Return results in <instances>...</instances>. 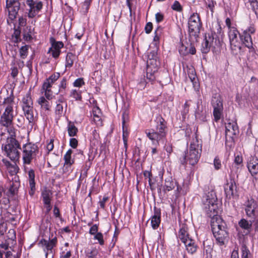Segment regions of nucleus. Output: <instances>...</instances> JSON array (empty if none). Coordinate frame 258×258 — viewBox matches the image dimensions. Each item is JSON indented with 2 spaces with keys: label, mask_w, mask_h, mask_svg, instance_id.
Returning <instances> with one entry per match:
<instances>
[{
  "label": "nucleus",
  "mask_w": 258,
  "mask_h": 258,
  "mask_svg": "<svg viewBox=\"0 0 258 258\" xmlns=\"http://www.w3.org/2000/svg\"><path fill=\"white\" fill-rule=\"evenodd\" d=\"M68 135L70 137H75L78 132V128L75 126L74 122L69 121L67 125Z\"/></svg>",
  "instance_id": "nucleus-30"
},
{
  "label": "nucleus",
  "mask_w": 258,
  "mask_h": 258,
  "mask_svg": "<svg viewBox=\"0 0 258 258\" xmlns=\"http://www.w3.org/2000/svg\"><path fill=\"white\" fill-rule=\"evenodd\" d=\"M57 242V238L54 237L49 240L42 239L40 241L39 244L43 247L47 255L48 251H52L53 248L56 246Z\"/></svg>",
  "instance_id": "nucleus-17"
},
{
  "label": "nucleus",
  "mask_w": 258,
  "mask_h": 258,
  "mask_svg": "<svg viewBox=\"0 0 258 258\" xmlns=\"http://www.w3.org/2000/svg\"><path fill=\"white\" fill-rule=\"evenodd\" d=\"M7 170L10 174L14 175L18 172L19 168L16 165H12L11 167Z\"/></svg>",
  "instance_id": "nucleus-56"
},
{
  "label": "nucleus",
  "mask_w": 258,
  "mask_h": 258,
  "mask_svg": "<svg viewBox=\"0 0 258 258\" xmlns=\"http://www.w3.org/2000/svg\"><path fill=\"white\" fill-rule=\"evenodd\" d=\"M53 140L51 139L49 141V142L47 143L46 149L48 151V152L51 151L53 150Z\"/></svg>",
  "instance_id": "nucleus-64"
},
{
  "label": "nucleus",
  "mask_w": 258,
  "mask_h": 258,
  "mask_svg": "<svg viewBox=\"0 0 258 258\" xmlns=\"http://www.w3.org/2000/svg\"><path fill=\"white\" fill-rule=\"evenodd\" d=\"M215 33H208L205 35L202 43L201 51L203 53H207L211 48H215L218 46L219 41L217 39Z\"/></svg>",
  "instance_id": "nucleus-9"
},
{
  "label": "nucleus",
  "mask_w": 258,
  "mask_h": 258,
  "mask_svg": "<svg viewBox=\"0 0 258 258\" xmlns=\"http://www.w3.org/2000/svg\"><path fill=\"white\" fill-rule=\"evenodd\" d=\"M239 33L236 28H231L228 31V36L231 49L235 50H240L241 44L240 41Z\"/></svg>",
  "instance_id": "nucleus-11"
},
{
  "label": "nucleus",
  "mask_w": 258,
  "mask_h": 258,
  "mask_svg": "<svg viewBox=\"0 0 258 258\" xmlns=\"http://www.w3.org/2000/svg\"><path fill=\"white\" fill-rule=\"evenodd\" d=\"M23 155L22 159L24 164H30L38 151L37 147L31 143H28L24 145L22 147Z\"/></svg>",
  "instance_id": "nucleus-10"
},
{
  "label": "nucleus",
  "mask_w": 258,
  "mask_h": 258,
  "mask_svg": "<svg viewBox=\"0 0 258 258\" xmlns=\"http://www.w3.org/2000/svg\"><path fill=\"white\" fill-rule=\"evenodd\" d=\"M122 138L123 140V143L124 145V147L125 148H127V138L128 137V132H127L126 127L125 126V120L124 115H122Z\"/></svg>",
  "instance_id": "nucleus-34"
},
{
  "label": "nucleus",
  "mask_w": 258,
  "mask_h": 258,
  "mask_svg": "<svg viewBox=\"0 0 258 258\" xmlns=\"http://www.w3.org/2000/svg\"><path fill=\"white\" fill-rule=\"evenodd\" d=\"M60 74L59 73H54L44 81L42 86V92L44 93L45 98L47 100L52 99V91L51 87L52 85L59 79Z\"/></svg>",
  "instance_id": "nucleus-8"
},
{
  "label": "nucleus",
  "mask_w": 258,
  "mask_h": 258,
  "mask_svg": "<svg viewBox=\"0 0 258 258\" xmlns=\"http://www.w3.org/2000/svg\"><path fill=\"white\" fill-rule=\"evenodd\" d=\"M109 198L107 196H104L102 199L101 197L99 196V202L98 203L99 206L100 208L104 209L105 207L106 203L108 201Z\"/></svg>",
  "instance_id": "nucleus-46"
},
{
  "label": "nucleus",
  "mask_w": 258,
  "mask_h": 258,
  "mask_svg": "<svg viewBox=\"0 0 258 258\" xmlns=\"http://www.w3.org/2000/svg\"><path fill=\"white\" fill-rule=\"evenodd\" d=\"M75 56L72 53H68L66 58V67L71 68L74 63Z\"/></svg>",
  "instance_id": "nucleus-37"
},
{
  "label": "nucleus",
  "mask_w": 258,
  "mask_h": 258,
  "mask_svg": "<svg viewBox=\"0 0 258 258\" xmlns=\"http://www.w3.org/2000/svg\"><path fill=\"white\" fill-rule=\"evenodd\" d=\"M93 116H101V112L100 108L97 106L93 107L92 109Z\"/></svg>",
  "instance_id": "nucleus-59"
},
{
  "label": "nucleus",
  "mask_w": 258,
  "mask_h": 258,
  "mask_svg": "<svg viewBox=\"0 0 258 258\" xmlns=\"http://www.w3.org/2000/svg\"><path fill=\"white\" fill-rule=\"evenodd\" d=\"M159 66V62L157 59H147V69L148 71L151 69L153 70L154 72H157L158 70V66Z\"/></svg>",
  "instance_id": "nucleus-33"
},
{
  "label": "nucleus",
  "mask_w": 258,
  "mask_h": 258,
  "mask_svg": "<svg viewBox=\"0 0 258 258\" xmlns=\"http://www.w3.org/2000/svg\"><path fill=\"white\" fill-rule=\"evenodd\" d=\"M67 103L63 97H61L56 101L54 109L55 119L57 121L66 112Z\"/></svg>",
  "instance_id": "nucleus-15"
},
{
  "label": "nucleus",
  "mask_w": 258,
  "mask_h": 258,
  "mask_svg": "<svg viewBox=\"0 0 258 258\" xmlns=\"http://www.w3.org/2000/svg\"><path fill=\"white\" fill-rule=\"evenodd\" d=\"M29 183L30 187L29 194L31 196L33 195L35 190V173L33 169H30L28 171Z\"/></svg>",
  "instance_id": "nucleus-28"
},
{
  "label": "nucleus",
  "mask_w": 258,
  "mask_h": 258,
  "mask_svg": "<svg viewBox=\"0 0 258 258\" xmlns=\"http://www.w3.org/2000/svg\"><path fill=\"white\" fill-rule=\"evenodd\" d=\"M188 32L190 36L198 37L202 27V23L199 14L191 15L188 21Z\"/></svg>",
  "instance_id": "nucleus-6"
},
{
  "label": "nucleus",
  "mask_w": 258,
  "mask_h": 258,
  "mask_svg": "<svg viewBox=\"0 0 258 258\" xmlns=\"http://www.w3.org/2000/svg\"><path fill=\"white\" fill-rule=\"evenodd\" d=\"M15 182L14 183L13 182L12 184L11 185V187L10 188V190L12 192H14L15 189H16L19 186V182L17 181V180H19V177L18 176H15Z\"/></svg>",
  "instance_id": "nucleus-53"
},
{
  "label": "nucleus",
  "mask_w": 258,
  "mask_h": 258,
  "mask_svg": "<svg viewBox=\"0 0 258 258\" xmlns=\"http://www.w3.org/2000/svg\"><path fill=\"white\" fill-rule=\"evenodd\" d=\"M20 34L21 31L20 30H14V32L12 35V40L14 42L17 43L20 41Z\"/></svg>",
  "instance_id": "nucleus-44"
},
{
  "label": "nucleus",
  "mask_w": 258,
  "mask_h": 258,
  "mask_svg": "<svg viewBox=\"0 0 258 258\" xmlns=\"http://www.w3.org/2000/svg\"><path fill=\"white\" fill-rule=\"evenodd\" d=\"M224 192L227 200L237 196V187L235 179L229 178L224 185Z\"/></svg>",
  "instance_id": "nucleus-12"
},
{
  "label": "nucleus",
  "mask_w": 258,
  "mask_h": 258,
  "mask_svg": "<svg viewBox=\"0 0 258 258\" xmlns=\"http://www.w3.org/2000/svg\"><path fill=\"white\" fill-rule=\"evenodd\" d=\"M216 2L213 0H207L206 2V5L207 7L211 10L212 12H213V9L215 7Z\"/></svg>",
  "instance_id": "nucleus-57"
},
{
  "label": "nucleus",
  "mask_w": 258,
  "mask_h": 258,
  "mask_svg": "<svg viewBox=\"0 0 258 258\" xmlns=\"http://www.w3.org/2000/svg\"><path fill=\"white\" fill-rule=\"evenodd\" d=\"M146 134L154 145H158L159 142L163 141L166 137L159 133L157 131L153 130L149 131H146Z\"/></svg>",
  "instance_id": "nucleus-16"
},
{
  "label": "nucleus",
  "mask_w": 258,
  "mask_h": 258,
  "mask_svg": "<svg viewBox=\"0 0 258 258\" xmlns=\"http://www.w3.org/2000/svg\"><path fill=\"white\" fill-rule=\"evenodd\" d=\"M21 149L20 144L13 138H8L2 145L4 154L15 162L20 159V153L19 150Z\"/></svg>",
  "instance_id": "nucleus-2"
},
{
  "label": "nucleus",
  "mask_w": 258,
  "mask_h": 258,
  "mask_svg": "<svg viewBox=\"0 0 258 258\" xmlns=\"http://www.w3.org/2000/svg\"><path fill=\"white\" fill-rule=\"evenodd\" d=\"M84 84L85 82L82 78L76 79L73 83L74 86L76 87H81Z\"/></svg>",
  "instance_id": "nucleus-55"
},
{
  "label": "nucleus",
  "mask_w": 258,
  "mask_h": 258,
  "mask_svg": "<svg viewBox=\"0 0 258 258\" xmlns=\"http://www.w3.org/2000/svg\"><path fill=\"white\" fill-rule=\"evenodd\" d=\"M171 8L177 12H181L182 10V7L179 2L176 1L171 6Z\"/></svg>",
  "instance_id": "nucleus-52"
},
{
  "label": "nucleus",
  "mask_w": 258,
  "mask_h": 258,
  "mask_svg": "<svg viewBox=\"0 0 258 258\" xmlns=\"http://www.w3.org/2000/svg\"><path fill=\"white\" fill-rule=\"evenodd\" d=\"M94 239L97 240L98 241V243L101 245H102L104 243V239H103V234L100 232L97 233L95 235L94 237Z\"/></svg>",
  "instance_id": "nucleus-50"
},
{
  "label": "nucleus",
  "mask_w": 258,
  "mask_h": 258,
  "mask_svg": "<svg viewBox=\"0 0 258 258\" xmlns=\"http://www.w3.org/2000/svg\"><path fill=\"white\" fill-rule=\"evenodd\" d=\"M6 8L10 19H14L20 9V3L17 0H7Z\"/></svg>",
  "instance_id": "nucleus-14"
},
{
  "label": "nucleus",
  "mask_w": 258,
  "mask_h": 258,
  "mask_svg": "<svg viewBox=\"0 0 258 258\" xmlns=\"http://www.w3.org/2000/svg\"><path fill=\"white\" fill-rule=\"evenodd\" d=\"M203 209L208 216L211 218V226L213 235L220 245L224 244L228 237L225 223L218 215L219 209L217 198L214 191H211L203 197Z\"/></svg>",
  "instance_id": "nucleus-1"
},
{
  "label": "nucleus",
  "mask_w": 258,
  "mask_h": 258,
  "mask_svg": "<svg viewBox=\"0 0 258 258\" xmlns=\"http://www.w3.org/2000/svg\"><path fill=\"white\" fill-rule=\"evenodd\" d=\"M225 133L227 136L236 135L238 133V127L236 123L229 122L226 124Z\"/></svg>",
  "instance_id": "nucleus-27"
},
{
  "label": "nucleus",
  "mask_w": 258,
  "mask_h": 258,
  "mask_svg": "<svg viewBox=\"0 0 258 258\" xmlns=\"http://www.w3.org/2000/svg\"><path fill=\"white\" fill-rule=\"evenodd\" d=\"M223 109H213V115L216 121H219L222 115Z\"/></svg>",
  "instance_id": "nucleus-41"
},
{
  "label": "nucleus",
  "mask_w": 258,
  "mask_h": 258,
  "mask_svg": "<svg viewBox=\"0 0 258 258\" xmlns=\"http://www.w3.org/2000/svg\"><path fill=\"white\" fill-rule=\"evenodd\" d=\"M38 0H27V4L29 7L28 16L30 18L35 17L42 8V3Z\"/></svg>",
  "instance_id": "nucleus-13"
},
{
  "label": "nucleus",
  "mask_w": 258,
  "mask_h": 258,
  "mask_svg": "<svg viewBox=\"0 0 258 258\" xmlns=\"http://www.w3.org/2000/svg\"><path fill=\"white\" fill-rule=\"evenodd\" d=\"M212 105L213 109H223L222 101L219 95L213 97L212 99Z\"/></svg>",
  "instance_id": "nucleus-31"
},
{
  "label": "nucleus",
  "mask_w": 258,
  "mask_h": 258,
  "mask_svg": "<svg viewBox=\"0 0 258 258\" xmlns=\"http://www.w3.org/2000/svg\"><path fill=\"white\" fill-rule=\"evenodd\" d=\"M178 238L183 242L187 252L191 254L195 253L198 249V245L194 239L190 237L187 232V227L182 225L178 232Z\"/></svg>",
  "instance_id": "nucleus-3"
},
{
  "label": "nucleus",
  "mask_w": 258,
  "mask_h": 258,
  "mask_svg": "<svg viewBox=\"0 0 258 258\" xmlns=\"http://www.w3.org/2000/svg\"><path fill=\"white\" fill-rule=\"evenodd\" d=\"M151 224L152 228L157 229L161 222V210L156 207L154 209V214L151 217Z\"/></svg>",
  "instance_id": "nucleus-20"
},
{
  "label": "nucleus",
  "mask_w": 258,
  "mask_h": 258,
  "mask_svg": "<svg viewBox=\"0 0 258 258\" xmlns=\"http://www.w3.org/2000/svg\"><path fill=\"white\" fill-rule=\"evenodd\" d=\"M178 51L180 54L182 56H185L189 54H195L196 52L195 47L191 44H187L186 45L181 44Z\"/></svg>",
  "instance_id": "nucleus-22"
},
{
  "label": "nucleus",
  "mask_w": 258,
  "mask_h": 258,
  "mask_svg": "<svg viewBox=\"0 0 258 258\" xmlns=\"http://www.w3.org/2000/svg\"><path fill=\"white\" fill-rule=\"evenodd\" d=\"M22 103V109L25 117L29 122H33L34 120L33 103L30 92L24 96Z\"/></svg>",
  "instance_id": "nucleus-7"
},
{
  "label": "nucleus",
  "mask_w": 258,
  "mask_h": 258,
  "mask_svg": "<svg viewBox=\"0 0 258 258\" xmlns=\"http://www.w3.org/2000/svg\"><path fill=\"white\" fill-rule=\"evenodd\" d=\"M233 163L242 167L243 158L240 153L235 155L234 162Z\"/></svg>",
  "instance_id": "nucleus-43"
},
{
  "label": "nucleus",
  "mask_w": 258,
  "mask_h": 258,
  "mask_svg": "<svg viewBox=\"0 0 258 258\" xmlns=\"http://www.w3.org/2000/svg\"><path fill=\"white\" fill-rule=\"evenodd\" d=\"M98 230V226L96 224L93 225L89 230V233L91 235H95L97 232Z\"/></svg>",
  "instance_id": "nucleus-62"
},
{
  "label": "nucleus",
  "mask_w": 258,
  "mask_h": 258,
  "mask_svg": "<svg viewBox=\"0 0 258 258\" xmlns=\"http://www.w3.org/2000/svg\"><path fill=\"white\" fill-rule=\"evenodd\" d=\"M247 167L252 176L258 175V158L251 157L247 162Z\"/></svg>",
  "instance_id": "nucleus-19"
},
{
  "label": "nucleus",
  "mask_w": 258,
  "mask_h": 258,
  "mask_svg": "<svg viewBox=\"0 0 258 258\" xmlns=\"http://www.w3.org/2000/svg\"><path fill=\"white\" fill-rule=\"evenodd\" d=\"M242 166L237 165L233 163L230 166V171L229 172V178L235 179V176H238V174L240 172Z\"/></svg>",
  "instance_id": "nucleus-29"
},
{
  "label": "nucleus",
  "mask_w": 258,
  "mask_h": 258,
  "mask_svg": "<svg viewBox=\"0 0 258 258\" xmlns=\"http://www.w3.org/2000/svg\"><path fill=\"white\" fill-rule=\"evenodd\" d=\"M240 41L247 48L249 49L252 48L251 37L249 33H246V32H243V34L240 36Z\"/></svg>",
  "instance_id": "nucleus-25"
},
{
  "label": "nucleus",
  "mask_w": 258,
  "mask_h": 258,
  "mask_svg": "<svg viewBox=\"0 0 258 258\" xmlns=\"http://www.w3.org/2000/svg\"><path fill=\"white\" fill-rule=\"evenodd\" d=\"M156 72H154L153 70L152 69L149 71L148 69H147L146 76L147 79H148L150 81H154L155 79L154 74Z\"/></svg>",
  "instance_id": "nucleus-49"
},
{
  "label": "nucleus",
  "mask_w": 258,
  "mask_h": 258,
  "mask_svg": "<svg viewBox=\"0 0 258 258\" xmlns=\"http://www.w3.org/2000/svg\"><path fill=\"white\" fill-rule=\"evenodd\" d=\"M244 206L246 215L249 217L253 216L256 208L255 202L253 199L248 200L245 203Z\"/></svg>",
  "instance_id": "nucleus-23"
},
{
  "label": "nucleus",
  "mask_w": 258,
  "mask_h": 258,
  "mask_svg": "<svg viewBox=\"0 0 258 258\" xmlns=\"http://www.w3.org/2000/svg\"><path fill=\"white\" fill-rule=\"evenodd\" d=\"M161 34L162 28L160 27H158L155 31V36L154 37V41L155 42H159Z\"/></svg>",
  "instance_id": "nucleus-47"
},
{
  "label": "nucleus",
  "mask_w": 258,
  "mask_h": 258,
  "mask_svg": "<svg viewBox=\"0 0 258 258\" xmlns=\"http://www.w3.org/2000/svg\"><path fill=\"white\" fill-rule=\"evenodd\" d=\"M70 96L75 98L76 100H81L82 99L81 91L73 89L71 91Z\"/></svg>",
  "instance_id": "nucleus-40"
},
{
  "label": "nucleus",
  "mask_w": 258,
  "mask_h": 258,
  "mask_svg": "<svg viewBox=\"0 0 258 258\" xmlns=\"http://www.w3.org/2000/svg\"><path fill=\"white\" fill-rule=\"evenodd\" d=\"M175 186H177L176 191L180 192L181 187L178 185L176 181L173 180L171 177L166 178L165 180L164 185L163 187V190L164 192H168L174 188Z\"/></svg>",
  "instance_id": "nucleus-18"
},
{
  "label": "nucleus",
  "mask_w": 258,
  "mask_h": 258,
  "mask_svg": "<svg viewBox=\"0 0 258 258\" xmlns=\"http://www.w3.org/2000/svg\"><path fill=\"white\" fill-rule=\"evenodd\" d=\"M202 146L199 144L197 139L193 140L191 142L189 150L187 152L185 158L187 162L191 165L196 164L201 156Z\"/></svg>",
  "instance_id": "nucleus-5"
},
{
  "label": "nucleus",
  "mask_w": 258,
  "mask_h": 258,
  "mask_svg": "<svg viewBox=\"0 0 258 258\" xmlns=\"http://www.w3.org/2000/svg\"><path fill=\"white\" fill-rule=\"evenodd\" d=\"M28 48L29 46L26 45L20 48L19 51L21 58L24 59L27 57L28 52Z\"/></svg>",
  "instance_id": "nucleus-42"
},
{
  "label": "nucleus",
  "mask_w": 258,
  "mask_h": 258,
  "mask_svg": "<svg viewBox=\"0 0 258 258\" xmlns=\"http://www.w3.org/2000/svg\"><path fill=\"white\" fill-rule=\"evenodd\" d=\"M47 99L46 98H45L44 96H41L39 98L37 102L41 106V108L42 110L49 111L50 108V105Z\"/></svg>",
  "instance_id": "nucleus-32"
},
{
  "label": "nucleus",
  "mask_w": 258,
  "mask_h": 258,
  "mask_svg": "<svg viewBox=\"0 0 258 258\" xmlns=\"http://www.w3.org/2000/svg\"><path fill=\"white\" fill-rule=\"evenodd\" d=\"M214 168L216 170H219L221 167L222 165H221V161L217 157H216L214 159Z\"/></svg>",
  "instance_id": "nucleus-58"
},
{
  "label": "nucleus",
  "mask_w": 258,
  "mask_h": 258,
  "mask_svg": "<svg viewBox=\"0 0 258 258\" xmlns=\"http://www.w3.org/2000/svg\"><path fill=\"white\" fill-rule=\"evenodd\" d=\"M156 131L162 135L166 136L167 132L166 123L163 118L160 117L158 118L156 126Z\"/></svg>",
  "instance_id": "nucleus-24"
},
{
  "label": "nucleus",
  "mask_w": 258,
  "mask_h": 258,
  "mask_svg": "<svg viewBox=\"0 0 258 258\" xmlns=\"http://www.w3.org/2000/svg\"><path fill=\"white\" fill-rule=\"evenodd\" d=\"M73 151L71 149H69L64 155L63 159L64 163L66 164H72L74 163V160L72 158V154Z\"/></svg>",
  "instance_id": "nucleus-38"
},
{
  "label": "nucleus",
  "mask_w": 258,
  "mask_h": 258,
  "mask_svg": "<svg viewBox=\"0 0 258 258\" xmlns=\"http://www.w3.org/2000/svg\"><path fill=\"white\" fill-rule=\"evenodd\" d=\"M241 258H252V255L250 253L248 247L245 244H243L241 247Z\"/></svg>",
  "instance_id": "nucleus-36"
},
{
  "label": "nucleus",
  "mask_w": 258,
  "mask_h": 258,
  "mask_svg": "<svg viewBox=\"0 0 258 258\" xmlns=\"http://www.w3.org/2000/svg\"><path fill=\"white\" fill-rule=\"evenodd\" d=\"M72 164H66L64 163L62 167L63 172L67 174H70L73 170L72 166Z\"/></svg>",
  "instance_id": "nucleus-51"
},
{
  "label": "nucleus",
  "mask_w": 258,
  "mask_h": 258,
  "mask_svg": "<svg viewBox=\"0 0 258 258\" xmlns=\"http://www.w3.org/2000/svg\"><path fill=\"white\" fill-rule=\"evenodd\" d=\"M14 102L11 97H8L4 100L3 107L5 111L2 114L0 122L1 123L5 126H9L11 125L14 118Z\"/></svg>",
  "instance_id": "nucleus-4"
},
{
  "label": "nucleus",
  "mask_w": 258,
  "mask_h": 258,
  "mask_svg": "<svg viewBox=\"0 0 258 258\" xmlns=\"http://www.w3.org/2000/svg\"><path fill=\"white\" fill-rule=\"evenodd\" d=\"M78 142L76 139L71 138L70 140V145L72 148H73L74 149L76 148L78 146Z\"/></svg>",
  "instance_id": "nucleus-61"
},
{
  "label": "nucleus",
  "mask_w": 258,
  "mask_h": 258,
  "mask_svg": "<svg viewBox=\"0 0 258 258\" xmlns=\"http://www.w3.org/2000/svg\"><path fill=\"white\" fill-rule=\"evenodd\" d=\"M63 46L62 42L54 41L51 43V47L49 48V52L51 53L53 57L57 58L59 56L60 49L63 48Z\"/></svg>",
  "instance_id": "nucleus-21"
},
{
  "label": "nucleus",
  "mask_w": 258,
  "mask_h": 258,
  "mask_svg": "<svg viewBox=\"0 0 258 258\" xmlns=\"http://www.w3.org/2000/svg\"><path fill=\"white\" fill-rule=\"evenodd\" d=\"M188 77L192 83L193 85L195 86L197 84V76L195 70L194 69H189L188 71Z\"/></svg>",
  "instance_id": "nucleus-39"
},
{
  "label": "nucleus",
  "mask_w": 258,
  "mask_h": 258,
  "mask_svg": "<svg viewBox=\"0 0 258 258\" xmlns=\"http://www.w3.org/2000/svg\"><path fill=\"white\" fill-rule=\"evenodd\" d=\"M42 201L44 204L50 203L51 200L52 193L49 190H44L42 192Z\"/></svg>",
  "instance_id": "nucleus-35"
},
{
  "label": "nucleus",
  "mask_w": 258,
  "mask_h": 258,
  "mask_svg": "<svg viewBox=\"0 0 258 258\" xmlns=\"http://www.w3.org/2000/svg\"><path fill=\"white\" fill-rule=\"evenodd\" d=\"M98 251L95 249H92L90 252L87 253V258H98Z\"/></svg>",
  "instance_id": "nucleus-48"
},
{
  "label": "nucleus",
  "mask_w": 258,
  "mask_h": 258,
  "mask_svg": "<svg viewBox=\"0 0 258 258\" xmlns=\"http://www.w3.org/2000/svg\"><path fill=\"white\" fill-rule=\"evenodd\" d=\"M155 19L156 22L157 23H159L163 21L164 19V15L160 12L157 13L155 15Z\"/></svg>",
  "instance_id": "nucleus-60"
},
{
  "label": "nucleus",
  "mask_w": 258,
  "mask_h": 258,
  "mask_svg": "<svg viewBox=\"0 0 258 258\" xmlns=\"http://www.w3.org/2000/svg\"><path fill=\"white\" fill-rule=\"evenodd\" d=\"M238 225L244 230V233L245 235H247L250 233L252 227V222L250 221L242 219L239 221Z\"/></svg>",
  "instance_id": "nucleus-26"
},
{
  "label": "nucleus",
  "mask_w": 258,
  "mask_h": 258,
  "mask_svg": "<svg viewBox=\"0 0 258 258\" xmlns=\"http://www.w3.org/2000/svg\"><path fill=\"white\" fill-rule=\"evenodd\" d=\"M249 2L253 11L257 15L258 14V1L257 0H251Z\"/></svg>",
  "instance_id": "nucleus-54"
},
{
  "label": "nucleus",
  "mask_w": 258,
  "mask_h": 258,
  "mask_svg": "<svg viewBox=\"0 0 258 258\" xmlns=\"http://www.w3.org/2000/svg\"><path fill=\"white\" fill-rule=\"evenodd\" d=\"M152 28H153L152 23L151 22H148L146 25L145 27V32H146V33L149 34L152 31Z\"/></svg>",
  "instance_id": "nucleus-63"
},
{
  "label": "nucleus",
  "mask_w": 258,
  "mask_h": 258,
  "mask_svg": "<svg viewBox=\"0 0 258 258\" xmlns=\"http://www.w3.org/2000/svg\"><path fill=\"white\" fill-rule=\"evenodd\" d=\"M190 101H186L183 105V109L181 111V114L183 117H185L189 112V108L190 105Z\"/></svg>",
  "instance_id": "nucleus-45"
}]
</instances>
